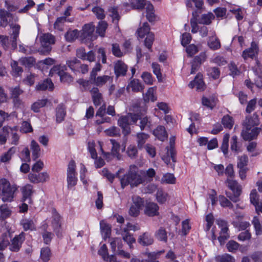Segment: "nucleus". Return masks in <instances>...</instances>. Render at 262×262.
I'll return each mask as SVG.
<instances>
[{"instance_id": "5fc2aeb1", "label": "nucleus", "mask_w": 262, "mask_h": 262, "mask_svg": "<svg viewBox=\"0 0 262 262\" xmlns=\"http://www.w3.org/2000/svg\"><path fill=\"white\" fill-rule=\"evenodd\" d=\"M138 119L140 120V127L141 130L144 129H150L151 124L150 121L149 120V118L146 117H141L139 116Z\"/></svg>"}, {"instance_id": "79ce46f5", "label": "nucleus", "mask_w": 262, "mask_h": 262, "mask_svg": "<svg viewBox=\"0 0 262 262\" xmlns=\"http://www.w3.org/2000/svg\"><path fill=\"white\" fill-rule=\"evenodd\" d=\"M110 243L112 251L114 253L116 252V251H117L116 250L117 248V250H118L119 248H122V241L120 238H111L110 240Z\"/></svg>"}, {"instance_id": "774afa93", "label": "nucleus", "mask_w": 262, "mask_h": 262, "mask_svg": "<svg viewBox=\"0 0 262 262\" xmlns=\"http://www.w3.org/2000/svg\"><path fill=\"white\" fill-rule=\"evenodd\" d=\"M80 63V61L75 58L69 60L67 62L69 67L73 71H75L79 68Z\"/></svg>"}, {"instance_id": "052dcab7", "label": "nucleus", "mask_w": 262, "mask_h": 262, "mask_svg": "<svg viewBox=\"0 0 262 262\" xmlns=\"http://www.w3.org/2000/svg\"><path fill=\"white\" fill-rule=\"evenodd\" d=\"M250 199L251 203L256 207L261 203L259 201L258 195L255 189H253L250 194Z\"/></svg>"}, {"instance_id": "a19ab883", "label": "nucleus", "mask_w": 262, "mask_h": 262, "mask_svg": "<svg viewBox=\"0 0 262 262\" xmlns=\"http://www.w3.org/2000/svg\"><path fill=\"white\" fill-rule=\"evenodd\" d=\"M121 236L123 241L128 245L130 249L133 248V245L136 242L133 235L129 232H124L122 231Z\"/></svg>"}, {"instance_id": "9d476101", "label": "nucleus", "mask_w": 262, "mask_h": 262, "mask_svg": "<svg viewBox=\"0 0 262 262\" xmlns=\"http://www.w3.org/2000/svg\"><path fill=\"white\" fill-rule=\"evenodd\" d=\"M216 222L219 228L221 229L218 240L221 245H223L225 241L229 237L228 223L225 221L221 219L216 220Z\"/></svg>"}, {"instance_id": "72a5a7b5", "label": "nucleus", "mask_w": 262, "mask_h": 262, "mask_svg": "<svg viewBox=\"0 0 262 262\" xmlns=\"http://www.w3.org/2000/svg\"><path fill=\"white\" fill-rule=\"evenodd\" d=\"M54 88V84L51 80L47 79L44 80L43 82L38 83L36 86V89L37 90H49L50 91L53 90Z\"/></svg>"}, {"instance_id": "3c124183", "label": "nucleus", "mask_w": 262, "mask_h": 262, "mask_svg": "<svg viewBox=\"0 0 262 262\" xmlns=\"http://www.w3.org/2000/svg\"><path fill=\"white\" fill-rule=\"evenodd\" d=\"M55 63V60L51 58H47L44 60L39 61L38 62V66L39 68L43 70L46 68H48V66H52Z\"/></svg>"}, {"instance_id": "f3484780", "label": "nucleus", "mask_w": 262, "mask_h": 262, "mask_svg": "<svg viewBox=\"0 0 262 262\" xmlns=\"http://www.w3.org/2000/svg\"><path fill=\"white\" fill-rule=\"evenodd\" d=\"M127 71V66L121 60H118L114 63V72L116 76H124Z\"/></svg>"}, {"instance_id": "2eb2a0df", "label": "nucleus", "mask_w": 262, "mask_h": 262, "mask_svg": "<svg viewBox=\"0 0 262 262\" xmlns=\"http://www.w3.org/2000/svg\"><path fill=\"white\" fill-rule=\"evenodd\" d=\"M260 129L258 127L245 128L242 132V136L245 140H251L254 139L259 133Z\"/></svg>"}, {"instance_id": "de8ad7c7", "label": "nucleus", "mask_w": 262, "mask_h": 262, "mask_svg": "<svg viewBox=\"0 0 262 262\" xmlns=\"http://www.w3.org/2000/svg\"><path fill=\"white\" fill-rule=\"evenodd\" d=\"M21 224L25 230H34L35 229V225L32 220L25 219L21 221Z\"/></svg>"}, {"instance_id": "c85d7f7f", "label": "nucleus", "mask_w": 262, "mask_h": 262, "mask_svg": "<svg viewBox=\"0 0 262 262\" xmlns=\"http://www.w3.org/2000/svg\"><path fill=\"white\" fill-rule=\"evenodd\" d=\"M156 87L149 88L147 92L143 94V99L145 102H148L149 101L154 102L157 100V96L156 95Z\"/></svg>"}, {"instance_id": "0e129e2a", "label": "nucleus", "mask_w": 262, "mask_h": 262, "mask_svg": "<svg viewBox=\"0 0 262 262\" xmlns=\"http://www.w3.org/2000/svg\"><path fill=\"white\" fill-rule=\"evenodd\" d=\"M137 142L139 148H141L143 147L147 139L148 138V135L145 133H142L138 134Z\"/></svg>"}, {"instance_id": "2f4dec72", "label": "nucleus", "mask_w": 262, "mask_h": 262, "mask_svg": "<svg viewBox=\"0 0 262 262\" xmlns=\"http://www.w3.org/2000/svg\"><path fill=\"white\" fill-rule=\"evenodd\" d=\"M30 148L32 150V156L33 160H36L39 157L40 154V148L39 144L32 140L30 144Z\"/></svg>"}, {"instance_id": "7c9ffc66", "label": "nucleus", "mask_w": 262, "mask_h": 262, "mask_svg": "<svg viewBox=\"0 0 262 262\" xmlns=\"http://www.w3.org/2000/svg\"><path fill=\"white\" fill-rule=\"evenodd\" d=\"M66 108L62 104H59L56 109V122L60 123L65 117L66 112Z\"/></svg>"}, {"instance_id": "aec40b11", "label": "nucleus", "mask_w": 262, "mask_h": 262, "mask_svg": "<svg viewBox=\"0 0 262 262\" xmlns=\"http://www.w3.org/2000/svg\"><path fill=\"white\" fill-rule=\"evenodd\" d=\"M24 239L25 234L23 232L15 236L12 241V243L10 246V250L15 252L18 251Z\"/></svg>"}, {"instance_id": "bf43d9fd", "label": "nucleus", "mask_w": 262, "mask_h": 262, "mask_svg": "<svg viewBox=\"0 0 262 262\" xmlns=\"http://www.w3.org/2000/svg\"><path fill=\"white\" fill-rule=\"evenodd\" d=\"M162 183L174 184L176 183V178L173 174L167 173L163 175L161 179Z\"/></svg>"}, {"instance_id": "6ab92c4d", "label": "nucleus", "mask_w": 262, "mask_h": 262, "mask_svg": "<svg viewBox=\"0 0 262 262\" xmlns=\"http://www.w3.org/2000/svg\"><path fill=\"white\" fill-rule=\"evenodd\" d=\"M20 190L23 194V200L30 203L31 202V198L34 192L33 186L31 184H27L23 186Z\"/></svg>"}, {"instance_id": "bb28decb", "label": "nucleus", "mask_w": 262, "mask_h": 262, "mask_svg": "<svg viewBox=\"0 0 262 262\" xmlns=\"http://www.w3.org/2000/svg\"><path fill=\"white\" fill-rule=\"evenodd\" d=\"M207 45L209 48L212 50H217L221 48L220 41L215 34L209 37Z\"/></svg>"}, {"instance_id": "13d9d810", "label": "nucleus", "mask_w": 262, "mask_h": 262, "mask_svg": "<svg viewBox=\"0 0 262 262\" xmlns=\"http://www.w3.org/2000/svg\"><path fill=\"white\" fill-rule=\"evenodd\" d=\"M140 173L142 174V177L144 178V180L148 179L149 181H151L152 178L155 177L156 172L153 168H151L146 171L140 170Z\"/></svg>"}, {"instance_id": "c03bdc74", "label": "nucleus", "mask_w": 262, "mask_h": 262, "mask_svg": "<svg viewBox=\"0 0 262 262\" xmlns=\"http://www.w3.org/2000/svg\"><path fill=\"white\" fill-rule=\"evenodd\" d=\"M156 200L161 204L165 203L169 199L168 194L163 191L159 189L157 191L156 195Z\"/></svg>"}, {"instance_id": "ddd939ff", "label": "nucleus", "mask_w": 262, "mask_h": 262, "mask_svg": "<svg viewBox=\"0 0 262 262\" xmlns=\"http://www.w3.org/2000/svg\"><path fill=\"white\" fill-rule=\"evenodd\" d=\"M159 207L157 204L154 202L146 203L145 209L144 213L148 216H155L159 215Z\"/></svg>"}, {"instance_id": "8fccbe9b", "label": "nucleus", "mask_w": 262, "mask_h": 262, "mask_svg": "<svg viewBox=\"0 0 262 262\" xmlns=\"http://www.w3.org/2000/svg\"><path fill=\"white\" fill-rule=\"evenodd\" d=\"M79 34V32L76 29L69 30L65 34V38L67 41L71 42L77 38Z\"/></svg>"}, {"instance_id": "58836bf2", "label": "nucleus", "mask_w": 262, "mask_h": 262, "mask_svg": "<svg viewBox=\"0 0 262 262\" xmlns=\"http://www.w3.org/2000/svg\"><path fill=\"white\" fill-rule=\"evenodd\" d=\"M216 262H235L234 256L228 253L218 255L215 257Z\"/></svg>"}, {"instance_id": "9b49d317", "label": "nucleus", "mask_w": 262, "mask_h": 262, "mask_svg": "<svg viewBox=\"0 0 262 262\" xmlns=\"http://www.w3.org/2000/svg\"><path fill=\"white\" fill-rule=\"evenodd\" d=\"M259 52V48L257 44L252 41L251 46L243 51L242 56L245 60L248 59H253L256 58Z\"/></svg>"}, {"instance_id": "f704fd0d", "label": "nucleus", "mask_w": 262, "mask_h": 262, "mask_svg": "<svg viewBox=\"0 0 262 262\" xmlns=\"http://www.w3.org/2000/svg\"><path fill=\"white\" fill-rule=\"evenodd\" d=\"M216 98L215 97H203L202 98V102L203 105L212 110L216 105Z\"/></svg>"}, {"instance_id": "a18cd8bd", "label": "nucleus", "mask_w": 262, "mask_h": 262, "mask_svg": "<svg viewBox=\"0 0 262 262\" xmlns=\"http://www.w3.org/2000/svg\"><path fill=\"white\" fill-rule=\"evenodd\" d=\"M16 148L14 147H11L8 151L5 152L3 154L0 158V161L2 162L6 163L9 162L11 158L12 155L15 152Z\"/></svg>"}, {"instance_id": "423d86ee", "label": "nucleus", "mask_w": 262, "mask_h": 262, "mask_svg": "<svg viewBox=\"0 0 262 262\" xmlns=\"http://www.w3.org/2000/svg\"><path fill=\"white\" fill-rule=\"evenodd\" d=\"M41 48L39 52L41 54L46 55L51 50V46L55 43L54 36L49 33H43L39 37Z\"/></svg>"}, {"instance_id": "e433bc0d", "label": "nucleus", "mask_w": 262, "mask_h": 262, "mask_svg": "<svg viewBox=\"0 0 262 262\" xmlns=\"http://www.w3.org/2000/svg\"><path fill=\"white\" fill-rule=\"evenodd\" d=\"M91 93L93 99L94 103L95 105H99L101 104L102 101V95L99 92V90L97 88H93Z\"/></svg>"}, {"instance_id": "5701e85b", "label": "nucleus", "mask_w": 262, "mask_h": 262, "mask_svg": "<svg viewBox=\"0 0 262 262\" xmlns=\"http://www.w3.org/2000/svg\"><path fill=\"white\" fill-rule=\"evenodd\" d=\"M138 241L140 244L144 246L150 245L154 242V239L151 234L148 232H145L140 235Z\"/></svg>"}, {"instance_id": "4be33fe9", "label": "nucleus", "mask_w": 262, "mask_h": 262, "mask_svg": "<svg viewBox=\"0 0 262 262\" xmlns=\"http://www.w3.org/2000/svg\"><path fill=\"white\" fill-rule=\"evenodd\" d=\"M95 30V26L93 24L90 23L85 24L82 28L81 35L80 36L81 39L85 38L90 39L92 37V35Z\"/></svg>"}, {"instance_id": "7ed1b4c3", "label": "nucleus", "mask_w": 262, "mask_h": 262, "mask_svg": "<svg viewBox=\"0 0 262 262\" xmlns=\"http://www.w3.org/2000/svg\"><path fill=\"white\" fill-rule=\"evenodd\" d=\"M60 216L55 210H52V216L51 217L48 218L46 220V222L42 225L41 229L44 230V232L42 233V236L45 244H49L53 238L54 235L51 232L45 230L47 227V223L51 222L55 232H58L59 228L60 226Z\"/></svg>"}, {"instance_id": "603ef678", "label": "nucleus", "mask_w": 262, "mask_h": 262, "mask_svg": "<svg viewBox=\"0 0 262 262\" xmlns=\"http://www.w3.org/2000/svg\"><path fill=\"white\" fill-rule=\"evenodd\" d=\"M234 122L233 118L228 115L224 116L222 120V123L224 127L229 129L233 127Z\"/></svg>"}, {"instance_id": "473e14b6", "label": "nucleus", "mask_w": 262, "mask_h": 262, "mask_svg": "<svg viewBox=\"0 0 262 262\" xmlns=\"http://www.w3.org/2000/svg\"><path fill=\"white\" fill-rule=\"evenodd\" d=\"M146 17L150 22L155 21L156 20V16L155 14L154 6L148 3L146 5Z\"/></svg>"}, {"instance_id": "f03ea898", "label": "nucleus", "mask_w": 262, "mask_h": 262, "mask_svg": "<svg viewBox=\"0 0 262 262\" xmlns=\"http://www.w3.org/2000/svg\"><path fill=\"white\" fill-rule=\"evenodd\" d=\"M1 26L6 27L8 21L10 23V27L11 31L10 35L12 38L11 48L13 50L16 48L17 39L18 37L20 26L18 24H13V21H17V18L14 17L12 14L4 10H0Z\"/></svg>"}, {"instance_id": "a211bd4d", "label": "nucleus", "mask_w": 262, "mask_h": 262, "mask_svg": "<svg viewBox=\"0 0 262 262\" xmlns=\"http://www.w3.org/2000/svg\"><path fill=\"white\" fill-rule=\"evenodd\" d=\"M188 86L190 89L195 88L196 90L199 91H203L205 89V84L203 80L202 75L198 74L194 79L189 83Z\"/></svg>"}, {"instance_id": "f8f14e48", "label": "nucleus", "mask_w": 262, "mask_h": 262, "mask_svg": "<svg viewBox=\"0 0 262 262\" xmlns=\"http://www.w3.org/2000/svg\"><path fill=\"white\" fill-rule=\"evenodd\" d=\"M28 179L30 182L34 184L44 183L49 180V174L46 171L39 173H30L28 176Z\"/></svg>"}, {"instance_id": "cd10ccee", "label": "nucleus", "mask_w": 262, "mask_h": 262, "mask_svg": "<svg viewBox=\"0 0 262 262\" xmlns=\"http://www.w3.org/2000/svg\"><path fill=\"white\" fill-rule=\"evenodd\" d=\"M12 132V128L8 126H4L0 130V145H4L6 143L9 134Z\"/></svg>"}, {"instance_id": "37998d69", "label": "nucleus", "mask_w": 262, "mask_h": 262, "mask_svg": "<svg viewBox=\"0 0 262 262\" xmlns=\"http://www.w3.org/2000/svg\"><path fill=\"white\" fill-rule=\"evenodd\" d=\"M143 86L139 80H132L128 85V89H131L134 92H140L143 90Z\"/></svg>"}, {"instance_id": "c756f323", "label": "nucleus", "mask_w": 262, "mask_h": 262, "mask_svg": "<svg viewBox=\"0 0 262 262\" xmlns=\"http://www.w3.org/2000/svg\"><path fill=\"white\" fill-rule=\"evenodd\" d=\"M150 27L147 23H144L137 31L138 37L141 39L143 38L146 35V36L149 33H152L150 32Z\"/></svg>"}, {"instance_id": "dca6fc26", "label": "nucleus", "mask_w": 262, "mask_h": 262, "mask_svg": "<svg viewBox=\"0 0 262 262\" xmlns=\"http://www.w3.org/2000/svg\"><path fill=\"white\" fill-rule=\"evenodd\" d=\"M98 254L104 261L107 262H118L115 255H108L107 248L105 244H103L101 246L98 250Z\"/></svg>"}, {"instance_id": "4d7b16f0", "label": "nucleus", "mask_w": 262, "mask_h": 262, "mask_svg": "<svg viewBox=\"0 0 262 262\" xmlns=\"http://www.w3.org/2000/svg\"><path fill=\"white\" fill-rule=\"evenodd\" d=\"M0 217L4 219L10 215L11 211L7 205L4 204L0 206Z\"/></svg>"}, {"instance_id": "6e6d98bb", "label": "nucleus", "mask_w": 262, "mask_h": 262, "mask_svg": "<svg viewBox=\"0 0 262 262\" xmlns=\"http://www.w3.org/2000/svg\"><path fill=\"white\" fill-rule=\"evenodd\" d=\"M66 21H72L69 19H67L66 17H59L57 18L54 24V28L59 31H62L63 29L64 23Z\"/></svg>"}, {"instance_id": "412c9836", "label": "nucleus", "mask_w": 262, "mask_h": 262, "mask_svg": "<svg viewBox=\"0 0 262 262\" xmlns=\"http://www.w3.org/2000/svg\"><path fill=\"white\" fill-rule=\"evenodd\" d=\"M59 66H54L50 71L49 75L52 76V75L57 73L58 75L60 77L61 81L62 82H70L72 81V77L67 73L59 71Z\"/></svg>"}, {"instance_id": "09e8293b", "label": "nucleus", "mask_w": 262, "mask_h": 262, "mask_svg": "<svg viewBox=\"0 0 262 262\" xmlns=\"http://www.w3.org/2000/svg\"><path fill=\"white\" fill-rule=\"evenodd\" d=\"M12 68L11 74L13 76L18 77L21 75L23 72V69L18 66V63L16 61H12L11 62Z\"/></svg>"}, {"instance_id": "680f3d73", "label": "nucleus", "mask_w": 262, "mask_h": 262, "mask_svg": "<svg viewBox=\"0 0 262 262\" xmlns=\"http://www.w3.org/2000/svg\"><path fill=\"white\" fill-rule=\"evenodd\" d=\"M229 138L230 135L229 134H226L223 137V142L221 146V149L225 155L228 153Z\"/></svg>"}, {"instance_id": "e2e57ef3", "label": "nucleus", "mask_w": 262, "mask_h": 262, "mask_svg": "<svg viewBox=\"0 0 262 262\" xmlns=\"http://www.w3.org/2000/svg\"><path fill=\"white\" fill-rule=\"evenodd\" d=\"M146 0H131L130 5L134 9H142L147 4Z\"/></svg>"}, {"instance_id": "338daca9", "label": "nucleus", "mask_w": 262, "mask_h": 262, "mask_svg": "<svg viewBox=\"0 0 262 262\" xmlns=\"http://www.w3.org/2000/svg\"><path fill=\"white\" fill-rule=\"evenodd\" d=\"M219 200L221 206L223 207H229L230 208L233 207V205L231 202L224 195H220L219 196Z\"/></svg>"}, {"instance_id": "393cba45", "label": "nucleus", "mask_w": 262, "mask_h": 262, "mask_svg": "<svg viewBox=\"0 0 262 262\" xmlns=\"http://www.w3.org/2000/svg\"><path fill=\"white\" fill-rule=\"evenodd\" d=\"M153 134L157 139L161 141H164L167 138V134L165 128L161 125L158 126L153 130Z\"/></svg>"}, {"instance_id": "f257e3e1", "label": "nucleus", "mask_w": 262, "mask_h": 262, "mask_svg": "<svg viewBox=\"0 0 262 262\" xmlns=\"http://www.w3.org/2000/svg\"><path fill=\"white\" fill-rule=\"evenodd\" d=\"M124 171V169L123 168H120L116 173V177H118L120 179L122 188L128 185L132 187H136L144 182V178L142 177L140 171H139L137 166L135 165H130L127 173L120 178L119 176V174L123 173Z\"/></svg>"}, {"instance_id": "20e7f679", "label": "nucleus", "mask_w": 262, "mask_h": 262, "mask_svg": "<svg viewBox=\"0 0 262 262\" xmlns=\"http://www.w3.org/2000/svg\"><path fill=\"white\" fill-rule=\"evenodd\" d=\"M17 189L16 185L11 184L7 179H0V196L4 202H12Z\"/></svg>"}, {"instance_id": "4468645a", "label": "nucleus", "mask_w": 262, "mask_h": 262, "mask_svg": "<svg viewBox=\"0 0 262 262\" xmlns=\"http://www.w3.org/2000/svg\"><path fill=\"white\" fill-rule=\"evenodd\" d=\"M91 80L97 86L102 87L107 83H113V77L108 75L98 76L91 79Z\"/></svg>"}, {"instance_id": "ea45409f", "label": "nucleus", "mask_w": 262, "mask_h": 262, "mask_svg": "<svg viewBox=\"0 0 262 262\" xmlns=\"http://www.w3.org/2000/svg\"><path fill=\"white\" fill-rule=\"evenodd\" d=\"M214 18L213 14L211 12H208L207 14H202L199 19V23L204 25H209L211 21Z\"/></svg>"}, {"instance_id": "1a4fd4ad", "label": "nucleus", "mask_w": 262, "mask_h": 262, "mask_svg": "<svg viewBox=\"0 0 262 262\" xmlns=\"http://www.w3.org/2000/svg\"><path fill=\"white\" fill-rule=\"evenodd\" d=\"M227 183L228 187L232 190L233 193L232 195H230L226 192L227 196L233 202H236L238 201V197L242 193V186L238 182L234 180L227 179Z\"/></svg>"}, {"instance_id": "6e6552de", "label": "nucleus", "mask_w": 262, "mask_h": 262, "mask_svg": "<svg viewBox=\"0 0 262 262\" xmlns=\"http://www.w3.org/2000/svg\"><path fill=\"white\" fill-rule=\"evenodd\" d=\"M110 142L112 144V151L111 153L109 152H104L102 149L101 143L99 142V145L100 148V150L104 154L106 159H108L109 160L110 156H112L114 157L117 158L118 159L120 158V151L121 150L122 152H123L125 149V145L122 144V145H120L119 143H118L115 140L111 139Z\"/></svg>"}, {"instance_id": "39448f33", "label": "nucleus", "mask_w": 262, "mask_h": 262, "mask_svg": "<svg viewBox=\"0 0 262 262\" xmlns=\"http://www.w3.org/2000/svg\"><path fill=\"white\" fill-rule=\"evenodd\" d=\"M138 118V115L133 114L132 113H129L126 116H121L119 118L118 123L122 129L123 133L125 135L130 133V125L132 124L136 123Z\"/></svg>"}, {"instance_id": "49530a36", "label": "nucleus", "mask_w": 262, "mask_h": 262, "mask_svg": "<svg viewBox=\"0 0 262 262\" xmlns=\"http://www.w3.org/2000/svg\"><path fill=\"white\" fill-rule=\"evenodd\" d=\"M47 99L38 100L35 102L33 103L31 105V110L35 113L39 112L40 108L44 107L47 103Z\"/></svg>"}, {"instance_id": "b1692460", "label": "nucleus", "mask_w": 262, "mask_h": 262, "mask_svg": "<svg viewBox=\"0 0 262 262\" xmlns=\"http://www.w3.org/2000/svg\"><path fill=\"white\" fill-rule=\"evenodd\" d=\"M100 229L101 235L104 239L110 237L111 234V227L104 220L100 222Z\"/></svg>"}, {"instance_id": "a878e982", "label": "nucleus", "mask_w": 262, "mask_h": 262, "mask_svg": "<svg viewBox=\"0 0 262 262\" xmlns=\"http://www.w3.org/2000/svg\"><path fill=\"white\" fill-rule=\"evenodd\" d=\"M259 124V120L258 116L256 114H253L251 117H247L244 124V127L245 128H253L256 127V126Z\"/></svg>"}, {"instance_id": "69168bd1", "label": "nucleus", "mask_w": 262, "mask_h": 262, "mask_svg": "<svg viewBox=\"0 0 262 262\" xmlns=\"http://www.w3.org/2000/svg\"><path fill=\"white\" fill-rule=\"evenodd\" d=\"M226 246L229 252H235L239 249L240 245L236 242L231 240L228 242Z\"/></svg>"}, {"instance_id": "4c0bfd02", "label": "nucleus", "mask_w": 262, "mask_h": 262, "mask_svg": "<svg viewBox=\"0 0 262 262\" xmlns=\"http://www.w3.org/2000/svg\"><path fill=\"white\" fill-rule=\"evenodd\" d=\"M12 232L13 231L8 230L7 232L3 235L2 238H0V250L4 249L8 245Z\"/></svg>"}, {"instance_id": "864d4df0", "label": "nucleus", "mask_w": 262, "mask_h": 262, "mask_svg": "<svg viewBox=\"0 0 262 262\" xmlns=\"http://www.w3.org/2000/svg\"><path fill=\"white\" fill-rule=\"evenodd\" d=\"M155 237L159 241L166 242L167 239V232L163 227H160L155 233Z\"/></svg>"}, {"instance_id": "c9c22d12", "label": "nucleus", "mask_w": 262, "mask_h": 262, "mask_svg": "<svg viewBox=\"0 0 262 262\" xmlns=\"http://www.w3.org/2000/svg\"><path fill=\"white\" fill-rule=\"evenodd\" d=\"M51 250L49 247L42 248L40 250V259L42 262H48L51 257Z\"/></svg>"}, {"instance_id": "0eeeda50", "label": "nucleus", "mask_w": 262, "mask_h": 262, "mask_svg": "<svg viewBox=\"0 0 262 262\" xmlns=\"http://www.w3.org/2000/svg\"><path fill=\"white\" fill-rule=\"evenodd\" d=\"M76 164L73 160L69 162L67 170V181L68 189H72L77 182Z\"/></svg>"}]
</instances>
